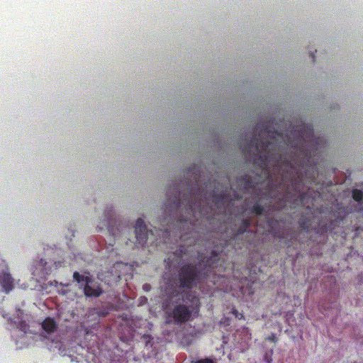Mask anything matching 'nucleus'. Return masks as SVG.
I'll return each mask as SVG.
<instances>
[{"label":"nucleus","instance_id":"cd10ccee","mask_svg":"<svg viewBox=\"0 0 363 363\" xmlns=\"http://www.w3.org/2000/svg\"><path fill=\"white\" fill-rule=\"evenodd\" d=\"M254 292L252 291V289L250 288L249 289V294H252Z\"/></svg>","mask_w":363,"mask_h":363},{"label":"nucleus","instance_id":"c85d7f7f","mask_svg":"<svg viewBox=\"0 0 363 363\" xmlns=\"http://www.w3.org/2000/svg\"><path fill=\"white\" fill-rule=\"evenodd\" d=\"M286 194L287 196H289L290 193L289 191V189H286Z\"/></svg>","mask_w":363,"mask_h":363},{"label":"nucleus","instance_id":"ddd939ff","mask_svg":"<svg viewBox=\"0 0 363 363\" xmlns=\"http://www.w3.org/2000/svg\"><path fill=\"white\" fill-rule=\"evenodd\" d=\"M299 227L301 230L309 232L311 229V223L309 218H301L298 221Z\"/></svg>","mask_w":363,"mask_h":363},{"label":"nucleus","instance_id":"f8f14e48","mask_svg":"<svg viewBox=\"0 0 363 363\" xmlns=\"http://www.w3.org/2000/svg\"><path fill=\"white\" fill-rule=\"evenodd\" d=\"M74 279L79 284H83L82 283H92V279L89 276H84L80 274L78 272H74L73 274Z\"/></svg>","mask_w":363,"mask_h":363},{"label":"nucleus","instance_id":"6ab92c4d","mask_svg":"<svg viewBox=\"0 0 363 363\" xmlns=\"http://www.w3.org/2000/svg\"><path fill=\"white\" fill-rule=\"evenodd\" d=\"M112 217H113V213H109V216L107 218V220H106L105 225L107 227L108 230L110 233V234H112L113 235H114L113 228L112 225H111V221Z\"/></svg>","mask_w":363,"mask_h":363},{"label":"nucleus","instance_id":"9d476101","mask_svg":"<svg viewBox=\"0 0 363 363\" xmlns=\"http://www.w3.org/2000/svg\"><path fill=\"white\" fill-rule=\"evenodd\" d=\"M91 283H86L82 284V288L84 289V294L87 297H99L102 293L103 290L99 286H92Z\"/></svg>","mask_w":363,"mask_h":363},{"label":"nucleus","instance_id":"aec40b11","mask_svg":"<svg viewBox=\"0 0 363 363\" xmlns=\"http://www.w3.org/2000/svg\"><path fill=\"white\" fill-rule=\"evenodd\" d=\"M194 363H216V362L211 358H205L202 359L197 360L194 362Z\"/></svg>","mask_w":363,"mask_h":363},{"label":"nucleus","instance_id":"6e6552de","mask_svg":"<svg viewBox=\"0 0 363 363\" xmlns=\"http://www.w3.org/2000/svg\"><path fill=\"white\" fill-rule=\"evenodd\" d=\"M238 189L242 192H247L254 189V182L252 177L248 174H245L236 180Z\"/></svg>","mask_w":363,"mask_h":363},{"label":"nucleus","instance_id":"f257e3e1","mask_svg":"<svg viewBox=\"0 0 363 363\" xmlns=\"http://www.w3.org/2000/svg\"><path fill=\"white\" fill-rule=\"evenodd\" d=\"M259 131L242 147V152L246 159L252 160L262 171L267 172L270 167H286L296 172L291 179V186L295 191L291 196L294 205H302L306 193L297 190V185L302 182V175L297 172L296 167H308L311 155L304 149L309 146L307 143L319 145L322 140L314 138L313 125L301 123L290 132V135L284 138L282 133L275 130L267 123L257 124L254 132Z\"/></svg>","mask_w":363,"mask_h":363},{"label":"nucleus","instance_id":"9b49d317","mask_svg":"<svg viewBox=\"0 0 363 363\" xmlns=\"http://www.w3.org/2000/svg\"><path fill=\"white\" fill-rule=\"evenodd\" d=\"M43 329L48 333H52L56 331L57 325L54 318L48 317L42 323Z\"/></svg>","mask_w":363,"mask_h":363},{"label":"nucleus","instance_id":"4468645a","mask_svg":"<svg viewBox=\"0 0 363 363\" xmlns=\"http://www.w3.org/2000/svg\"><path fill=\"white\" fill-rule=\"evenodd\" d=\"M251 225L250 219H243L241 222V225L238 228L237 234H243Z\"/></svg>","mask_w":363,"mask_h":363},{"label":"nucleus","instance_id":"f3484780","mask_svg":"<svg viewBox=\"0 0 363 363\" xmlns=\"http://www.w3.org/2000/svg\"><path fill=\"white\" fill-rule=\"evenodd\" d=\"M252 213L256 215H262L264 211V208L258 202H257L252 208Z\"/></svg>","mask_w":363,"mask_h":363},{"label":"nucleus","instance_id":"2eb2a0df","mask_svg":"<svg viewBox=\"0 0 363 363\" xmlns=\"http://www.w3.org/2000/svg\"><path fill=\"white\" fill-rule=\"evenodd\" d=\"M352 196L353 199L357 202H361L363 201V191L362 190L354 189L352 191Z\"/></svg>","mask_w":363,"mask_h":363},{"label":"nucleus","instance_id":"b1692460","mask_svg":"<svg viewBox=\"0 0 363 363\" xmlns=\"http://www.w3.org/2000/svg\"><path fill=\"white\" fill-rule=\"evenodd\" d=\"M281 203L280 204V206H279V207H278V208H283V207H284V206H286V199H282V200L281 201Z\"/></svg>","mask_w":363,"mask_h":363},{"label":"nucleus","instance_id":"7c9ffc66","mask_svg":"<svg viewBox=\"0 0 363 363\" xmlns=\"http://www.w3.org/2000/svg\"><path fill=\"white\" fill-rule=\"evenodd\" d=\"M23 325H24V326H23V327H26V323H25V322H23Z\"/></svg>","mask_w":363,"mask_h":363},{"label":"nucleus","instance_id":"7ed1b4c3","mask_svg":"<svg viewBox=\"0 0 363 363\" xmlns=\"http://www.w3.org/2000/svg\"><path fill=\"white\" fill-rule=\"evenodd\" d=\"M173 199H169L165 208L177 211L182 204L184 205L185 211L189 216H195L196 213H201L203 206L207 203L206 193L199 187H191L188 194L183 196V202L181 201L180 191L178 186L174 189Z\"/></svg>","mask_w":363,"mask_h":363},{"label":"nucleus","instance_id":"bb28decb","mask_svg":"<svg viewBox=\"0 0 363 363\" xmlns=\"http://www.w3.org/2000/svg\"><path fill=\"white\" fill-rule=\"evenodd\" d=\"M286 180V175H283L282 176V181L285 182Z\"/></svg>","mask_w":363,"mask_h":363},{"label":"nucleus","instance_id":"39448f33","mask_svg":"<svg viewBox=\"0 0 363 363\" xmlns=\"http://www.w3.org/2000/svg\"><path fill=\"white\" fill-rule=\"evenodd\" d=\"M229 182L225 186H222V190L220 192L213 189L211 194L212 202L214 203L216 207L222 210L225 208L226 203L228 201V194L229 191Z\"/></svg>","mask_w":363,"mask_h":363},{"label":"nucleus","instance_id":"0eeeda50","mask_svg":"<svg viewBox=\"0 0 363 363\" xmlns=\"http://www.w3.org/2000/svg\"><path fill=\"white\" fill-rule=\"evenodd\" d=\"M135 233L138 244L144 246L148 239V230L144 220L140 218L136 220Z\"/></svg>","mask_w":363,"mask_h":363},{"label":"nucleus","instance_id":"c756f323","mask_svg":"<svg viewBox=\"0 0 363 363\" xmlns=\"http://www.w3.org/2000/svg\"><path fill=\"white\" fill-rule=\"evenodd\" d=\"M240 290H241V292H242V293H245V292H244V289H243V287H242V286H241V287H240Z\"/></svg>","mask_w":363,"mask_h":363},{"label":"nucleus","instance_id":"dca6fc26","mask_svg":"<svg viewBox=\"0 0 363 363\" xmlns=\"http://www.w3.org/2000/svg\"><path fill=\"white\" fill-rule=\"evenodd\" d=\"M181 295L182 296L183 301H186V300L189 301L192 304L194 303V301H199V299H196V296H193L190 291H183L181 293Z\"/></svg>","mask_w":363,"mask_h":363},{"label":"nucleus","instance_id":"5701e85b","mask_svg":"<svg viewBox=\"0 0 363 363\" xmlns=\"http://www.w3.org/2000/svg\"><path fill=\"white\" fill-rule=\"evenodd\" d=\"M267 340H268L270 342H275L277 340L274 334H272L271 335L267 337Z\"/></svg>","mask_w":363,"mask_h":363},{"label":"nucleus","instance_id":"1a4fd4ad","mask_svg":"<svg viewBox=\"0 0 363 363\" xmlns=\"http://www.w3.org/2000/svg\"><path fill=\"white\" fill-rule=\"evenodd\" d=\"M0 286H1L3 291L6 294L13 289V279L9 273L6 272L0 273Z\"/></svg>","mask_w":363,"mask_h":363},{"label":"nucleus","instance_id":"412c9836","mask_svg":"<svg viewBox=\"0 0 363 363\" xmlns=\"http://www.w3.org/2000/svg\"><path fill=\"white\" fill-rule=\"evenodd\" d=\"M264 360L266 363H271L272 362V355L267 353L264 357Z\"/></svg>","mask_w":363,"mask_h":363},{"label":"nucleus","instance_id":"a211bd4d","mask_svg":"<svg viewBox=\"0 0 363 363\" xmlns=\"http://www.w3.org/2000/svg\"><path fill=\"white\" fill-rule=\"evenodd\" d=\"M187 249L185 245H180L178 249L174 252V255L178 258H182L184 255L186 254Z\"/></svg>","mask_w":363,"mask_h":363},{"label":"nucleus","instance_id":"4be33fe9","mask_svg":"<svg viewBox=\"0 0 363 363\" xmlns=\"http://www.w3.org/2000/svg\"><path fill=\"white\" fill-rule=\"evenodd\" d=\"M233 313L235 315V316L236 318H238V319H241V318H243L244 316L242 314L240 313L237 310L234 309L233 311Z\"/></svg>","mask_w":363,"mask_h":363},{"label":"nucleus","instance_id":"f03ea898","mask_svg":"<svg viewBox=\"0 0 363 363\" xmlns=\"http://www.w3.org/2000/svg\"><path fill=\"white\" fill-rule=\"evenodd\" d=\"M220 262L219 253L212 251L210 257L206 260L201 259L198 263H188L182 265L177 275L179 289L191 290L196 287L213 272Z\"/></svg>","mask_w":363,"mask_h":363},{"label":"nucleus","instance_id":"a878e982","mask_svg":"<svg viewBox=\"0 0 363 363\" xmlns=\"http://www.w3.org/2000/svg\"><path fill=\"white\" fill-rule=\"evenodd\" d=\"M148 287H149V285H148V284H145V285L143 286V289H144L145 290H147V288H148Z\"/></svg>","mask_w":363,"mask_h":363},{"label":"nucleus","instance_id":"20e7f679","mask_svg":"<svg viewBox=\"0 0 363 363\" xmlns=\"http://www.w3.org/2000/svg\"><path fill=\"white\" fill-rule=\"evenodd\" d=\"M167 315V322L173 321L176 324L181 325L191 319L194 307L186 304L178 303L171 308L169 305L164 306Z\"/></svg>","mask_w":363,"mask_h":363},{"label":"nucleus","instance_id":"393cba45","mask_svg":"<svg viewBox=\"0 0 363 363\" xmlns=\"http://www.w3.org/2000/svg\"><path fill=\"white\" fill-rule=\"evenodd\" d=\"M311 57H312L313 62H315V57L314 53L311 52Z\"/></svg>","mask_w":363,"mask_h":363},{"label":"nucleus","instance_id":"423d86ee","mask_svg":"<svg viewBox=\"0 0 363 363\" xmlns=\"http://www.w3.org/2000/svg\"><path fill=\"white\" fill-rule=\"evenodd\" d=\"M345 216V212H339L338 215L336 216V219L334 220H330V222H320L318 226L314 229L315 232L318 234L323 235L328 231H332L335 226L340 223L341 221L343 220Z\"/></svg>","mask_w":363,"mask_h":363}]
</instances>
